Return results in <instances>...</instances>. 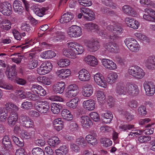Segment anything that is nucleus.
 I'll list each match as a JSON object with an SVG mask.
<instances>
[{
  "instance_id": "45",
  "label": "nucleus",
  "mask_w": 155,
  "mask_h": 155,
  "mask_svg": "<svg viewBox=\"0 0 155 155\" xmlns=\"http://www.w3.org/2000/svg\"><path fill=\"white\" fill-rule=\"evenodd\" d=\"M40 88H41V86L38 84H33L30 85V90L33 93L35 94L38 93Z\"/></svg>"
},
{
  "instance_id": "1",
  "label": "nucleus",
  "mask_w": 155,
  "mask_h": 155,
  "mask_svg": "<svg viewBox=\"0 0 155 155\" xmlns=\"http://www.w3.org/2000/svg\"><path fill=\"white\" fill-rule=\"evenodd\" d=\"M107 30L113 32V34L109 36L107 34L104 32L103 31L98 28L97 25L94 24L92 22L88 23V29H89L93 31H96L102 38H108L109 37V38L113 40H116L119 38L118 35H121L123 32V29L119 25L114 26V27L111 25L107 26L106 27Z\"/></svg>"
},
{
  "instance_id": "15",
  "label": "nucleus",
  "mask_w": 155,
  "mask_h": 155,
  "mask_svg": "<svg viewBox=\"0 0 155 155\" xmlns=\"http://www.w3.org/2000/svg\"><path fill=\"white\" fill-rule=\"evenodd\" d=\"M125 22L128 27L134 29H138L140 26L139 22L132 18H125Z\"/></svg>"
},
{
  "instance_id": "49",
  "label": "nucleus",
  "mask_w": 155,
  "mask_h": 155,
  "mask_svg": "<svg viewBox=\"0 0 155 155\" xmlns=\"http://www.w3.org/2000/svg\"><path fill=\"white\" fill-rule=\"evenodd\" d=\"M134 35L138 39L145 41L147 42L149 41V40L148 38L146 35L142 33L136 32L134 34Z\"/></svg>"
},
{
  "instance_id": "11",
  "label": "nucleus",
  "mask_w": 155,
  "mask_h": 155,
  "mask_svg": "<svg viewBox=\"0 0 155 155\" xmlns=\"http://www.w3.org/2000/svg\"><path fill=\"white\" fill-rule=\"evenodd\" d=\"M143 86L146 94L148 96L153 95L155 92V86L152 82L145 81Z\"/></svg>"
},
{
  "instance_id": "63",
  "label": "nucleus",
  "mask_w": 155,
  "mask_h": 155,
  "mask_svg": "<svg viewBox=\"0 0 155 155\" xmlns=\"http://www.w3.org/2000/svg\"><path fill=\"white\" fill-rule=\"evenodd\" d=\"M103 2L104 4L107 6L113 9L115 8V5L112 2V0H104Z\"/></svg>"
},
{
  "instance_id": "26",
  "label": "nucleus",
  "mask_w": 155,
  "mask_h": 155,
  "mask_svg": "<svg viewBox=\"0 0 155 155\" xmlns=\"http://www.w3.org/2000/svg\"><path fill=\"white\" fill-rule=\"evenodd\" d=\"M73 18V15L71 13H66L62 15L60 21L62 24L66 23L70 21Z\"/></svg>"
},
{
  "instance_id": "21",
  "label": "nucleus",
  "mask_w": 155,
  "mask_h": 155,
  "mask_svg": "<svg viewBox=\"0 0 155 155\" xmlns=\"http://www.w3.org/2000/svg\"><path fill=\"white\" fill-rule=\"evenodd\" d=\"M18 119V114L16 112L10 113L8 118V123L10 126H13L15 124Z\"/></svg>"
},
{
  "instance_id": "30",
  "label": "nucleus",
  "mask_w": 155,
  "mask_h": 155,
  "mask_svg": "<svg viewBox=\"0 0 155 155\" xmlns=\"http://www.w3.org/2000/svg\"><path fill=\"white\" fill-rule=\"evenodd\" d=\"M79 101V98L77 97H75L67 102L66 105L71 109H75L78 106Z\"/></svg>"
},
{
  "instance_id": "29",
  "label": "nucleus",
  "mask_w": 155,
  "mask_h": 155,
  "mask_svg": "<svg viewBox=\"0 0 155 155\" xmlns=\"http://www.w3.org/2000/svg\"><path fill=\"white\" fill-rule=\"evenodd\" d=\"M61 141L59 139L57 136L52 137L48 139V143L49 145L52 147H54L59 145Z\"/></svg>"
},
{
  "instance_id": "37",
  "label": "nucleus",
  "mask_w": 155,
  "mask_h": 155,
  "mask_svg": "<svg viewBox=\"0 0 155 155\" xmlns=\"http://www.w3.org/2000/svg\"><path fill=\"white\" fill-rule=\"evenodd\" d=\"M56 56L55 52L52 51L48 50L42 52L40 56L43 58H53Z\"/></svg>"
},
{
  "instance_id": "51",
  "label": "nucleus",
  "mask_w": 155,
  "mask_h": 155,
  "mask_svg": "<svg viewBox=\"0 0 155 155\" xmlns=\"http://www.w3.org/2000/svg\"><path fill=\"white\" fill-rule=\"evenodd\" d=\"M116 93L119 95H126L125 87H118L116 89Z\"/></svg>"
},
{
  "instance_id": "27",
  "label": "nucleus",
  "mask_w": 155,
  "mask_h": 155,
  "mask_svg": "<svg viewBox=\"0 0 155 155\" xmlns=\"http://www.w3.org/2000/svg\"><path fill=\"white\" fill-rule=\"evenodd\" d=\"M96 137V134L95 132L93 131L91 132L88 135V144L93 146L96 145L97 143Z\"/></svg>"
},
{
  "instance_id": "10",
  "label": "nucleus",
  "mask_w": 155,
  "mask_h": 155,
  "mask_svg": "<svg viewBox=\"0 0 155 155\" xmlns=\"http://www.w3.org/2000/svg\"><path fill=\"white\" fill-rule=\"evenodd\" d=\"M19 120L23 126L26 128H33L34 127L33 121L26 115H20L19 117Z\"/></svg>"
},
{
  "instance_id": "18",
  "label": "nucleus",
  "mask_w": 155,
  "mask_h": 155,
  "mask_svg": "<svg viewBox=\"0 0 155 155\" xmlns=\"http://www.w3.org/2000/svg\"><path fill=\"white\" fill-rule=\"evenodd\" d=\"M71 74V71L69 69H62L58 70L56 72L57 77L63 79L68 77Z\"/></svg>"
},
{
  "instance_id": "44",
  "label": "nucleus",
  "mask_w": 155,
  "mask_h": 155,
  "mask_svg": "<svg viewBox=\"0 0 155 155\" xmlns=\"http://www.w3.org/2000/svg\"><path fill=\"white\" fill-rule=\"evenodd\" d=\"M96 97L98 102L100 103H101L105 99V95L104 94V92L102 91H97Z\"/></svg>"
},
{
  "instance_id": "25",
  "label": "nucleus",
  "mask_w": 155,
  "mask_h": 155,
  "mask_svg": "<svg viewBox=\"0 0 155 155\" xmlns=\"http://www.w3.org/2000/svg\"><path fill=\"white\" fill-rule=\"evenodd\" d=\"M101 116L103 122L106 124L109 123L113 118L112 113L110 111H107L105 113L103 114Z\"/></svg>"
},
{
  "instance_id": "16",
  "label": "nucleus",
  "mask_w": 155,
  "mask_h": 155,
  "mask_svg": "<svg viewBox=\"0 0 155 155\" xmlns=\"http://www.w3.org/2000/svg\"><path fill=\"white\" fill-rule=\"evenodd\" d=\"M101 62L103 65L107 69L113 70L117 68L116 64L110 59L104 58L102 60Z\"/></svg>"
},
{
  "instance_id": "53",
  "label": "nucleus",
  "mask_w": 155,
  "mask_h": 155,
  "mask_svg": "<svg viewBox=\"0 0 155 155\" xmlns=\"http://www.w3.org/2000/svg\"><path fill=\"white\" fill-rule=\"evenodd\" d=\"M140 2L142 5H145L152 7L154 6V1L151 0H140Z\"/></svg>"
},
{
  "instance_id": "61",
  "label": "nucleus",
  "mask_w": 155,
  "mask_h": 155,
  "mask_svg": "<svg viewBox=\"0 0 155 155\" xmlns=\"http://www.w3.org/2000/svg\"><path fill=\"white\" fill-rule=\"evenodd\" d=\"M12 139L15 143L20 147H22L24 146L23 142L19 140V138L15 136H12Z\"/></svg>"
},
{
  "instance_id": "52",
  "label": "nucleus",
  "mask_w": 155,
  "mask_h": 155,
  "mask_svg": "<svg viewBox=\"0 0 155 155\" xmlns=\"http://www.w3.org/2000/svg\"><path fill=\"white\" fill-rule=\"evenodd\" d=\"M48 99L53 101H59L63 102L64 99L61 97L57 95H52L49 97Z\"/></svg>"
},
{
  "instance_id": "56",
  "label": "nucleus",
  "mask_w": 155,
  "mask_h": 155,
  "mask_svg": "<svg viewBox=\"0 0 155 155\" xmlns=\"http://www.w3.org/2000/svg\"><path fill=\"white\" fill-rule=\"evenodd\" d=\"M106 101L109 106L110 107H114L115 105L114 99L111 96H109Z\"/></svg>"
},
{
  "instance_id": "4",
  "label": "nucleus",
  "mask_w": 155,
  "mask_h": 155,
  "mask_svg": "<svg viewBox=\"0 0 155 155\" xmlns=\"http://www.w3.org/2000/svg\"><path fill=\"white\" fill-rule=\"evenodd\" d=\"M52 68L51 63L48 61H45L37 69L38 74L40 75H44L49 73Z\"/></svg>"
},
{
  "instance_id": "46",
  "label": "nucleus",
  "mask_w": 155,
  "mask_h": 155,
  "mask_svg": "<svg viewBox=\"0 0 155 155\" xmlns=\"http://www.w3.org/2000/svg\"><path fill=\"white\" fill-rule=\"evenodd\" d=\"M38 61L37 60H32L29 61L27 66L29 69H33L35 68L38 64Z\"/></svg>"
},
{
  "instance_id": "31",
  "label": "nucleus",
  "mask_w": 155,
  "mask_h": 155,
  "mask_svg": "<svg viewBox=\"0 0 155 155\" xmlns=\"http://www.w3.org/2000/svg\"><path fill=\"white\" fill-rule=\"evenodd\" d=\"M13 7L15 12L20 14L22 12L24 8L21 5V2L19 0H15L13 3Z\"/></svg>"
},
{
  "instance_id": "58",
  "label": "nucleus",
  "mask_w": 155,
  "mask_h": 155,
  "mask_svg": "<svg viewBox=\"0 0 155 155\" xmlns=\"http://www.w3.org/2000/svg\"><path fill=\"white\" fill-rule=\"evenodd\" d=\"M76 142L79 144L81 145L82 147L86 146V140H85L84 138L81 137L77 139L76 140Z\"/></svg>"
},
{
  "instance_id": "6",
  "label": "nucleus",
  "mask_w": 155,
  "mask_h": 155,
  "mask_svg": "<svg viewBox=\"0 0 155 155\" xmlns=\"http://www.w3.org/2000/svg\"><path fill=\"white\" fill-rule=\"evenodd\" d=\"M124 42L127 48L132 51L137 52L140 48L139 44L134 38H127L124 40Z\"/></svg>"
},
{
  "instance_id": "24",
  "label": "nucleus",
  "mask_w": 155,
  "mask_h": 155,
  "mask_svg": "<svg viewBox=\"0 0 155 155\" xmlns=\"http://www.w3.org/2000/svg\"><path fill=\"white\" fill-rule=\"evenodd\" d=\"M105 48L107 51L111 52L118 53L120 51L118 45L115 43L107 44L105 46Z\"/></svg>"
},
{
  "instance_id": "34",
  "label": "nucleus",
  "mask_w": 155,
  "mask_h": 155,
  "mask_svg": "<svg viewBox=\"0 0 155 155\" xmlns=\"http://www.w3.org/2000/svg\"><path fill=\"white\" fill-rule=\"evenodd\" d=\"M61 115L63 119L68 120L73 119V115L71 114V112L67 109H64L62 110Z\"/></svg>"
},
{
  "instance_id": "7",
  "label": "nucleus",
  "mask_w": 155,
  "mask_h": 155,
  "mask_svg": "<svg viewBox=\"0 0 155 155\" xmlns=\"http://www.w3.org/2000/svg\"><path fill=\"white\" fill-rule=\"evenodd\" d=\"M67 33L70 37L77 38L82 35L81 28L78 26L73 25L68 29Z\"/></svg>"
},
{
  "instance_id": "50",
  "label": "nucleus",
  "mask_w": 155,
  "mask_h": 155,
  "mask_svg": "<svg viewBox=\"0 0 155 155\" xmlns=\"http://www.w3.org/2000/svg\"><path fill=\"white\" fill-rule=\"evenodd\" d=\"M26 95H25L26 98H28L32 100H35L38 99V96L36 94H32L30 91H27L26 92Z\"/></svg>"
},
{
  "instance_id": "40",
  "label": "nucleus",
  "mask_w": 155,
  "mask_h": 155,
  "mask_svg": "<svg viewBox=\"0 0 155 155\" xmlns=\"http://www.w3.org/2000/svg\"><path fill=\"white\" fill-rule=\"evenodd\" d=\"M100 142L102 145L105 148L110 147L112 144V141L110 139L106 138H101Z\"/></svg>"
},
{
  "instance_id": "47",
  "label": "nucleus",
  "mask_w": 155,
  "mask_h": 155,
  "mask_svg": "<svg viewBox=\"0 0 155 155\" xmlns=\"http://www.w3.org/2000/svg\"><path fill=\"white\" fill-rule=\"evenodd\" d=\"M2 143L5 147H10L11 146V141L8 136L6 135L3 138Z\"/></svg>"
},
{
  "instance_id": "28",
  "label": "nucleus",
  "mask_w": 155,
  "mask_h": 155,
  "mask_svg": "<svg viewBox=\"0 0 155 155\" xmlns=\"http://www.w3.org/2000/svg\"><path fill=\"white\" fill-rule=\"evenodd\" d=\"M68 147L66 145H63L55 150V152L56 155H66L68 153Z\"/></svg>"
},
{
  "instance_id": "19",
  "label": "nucleus",
  "mask_w": 155,
  "mask_h": 155,
  "mask_svg": "<svg viewBox=\"0 0 155 155\" xmlns=\"http://www.w3.org/2000/svg\"><path fill=\"white\" fill-rule=\"evenodd\" d=\"M65 86V84L64 82H58L53 85V90L56 93L61 94L64 92Z\"/></svg>"
},
{
  "instance_id": "62",
  "label": "nucleus",
  "mask_w": 155,
  "mask_h": 155,
  "mask_svg": "<svg viewBox=\"0 0 155 155\" xmlns=\"http://www.w3.org/2000/svg\"><path fill=\"white\" fill-rule=\"evenodd\" d=\"M138 111V114L141 116L145 115L147 113L145 107L143 105L140 106L139 107Z\"/></svg>"
},
{
  "instance_id": "35",
  "label": "nucleus",
  "mask_w": 155,
  "mask_h": 155,
  "mask_svg": "<svg viewBox=\"0 0 155 155\" xmlns=\"http://www.w3.org/2000/svg\"><path fill=\"white\" fill-rule=\"evenodd\" d=\"M5 109L10 113L12 112H16L18 110V108L14 104L11 102H7L5 105Z\"/></svg>"
},
{
  "instance_id": "33",
  "label": "nucleus",
  "mask_w": 155,
  "mask_h": 155,
  "mask_svg": "<svg viewBox=\"0 0 155 155\" xmlns=\"http://www.w3.org/2000/svg\"><path fill=\"white\" fill-rule=\"evenodd\" d=\"M122 10L125 14L131 16H135L136 15L134 9L128 5H125L123 6Z\"/></svg>"
},
{
  "instance_id": "41",
  "label": "nucleus",
  "mask_w": 155,
  "mask_h": 155,
  "mask_svg": "<svg viewBox=\"0 0 155 155\" xmlns=\"http://www.w3.org/2000/svg\"><path fill=\"white\" fill-rule=\"evenodd\" d=\"M98 62L96 58L93 56L88 55V64L94 67L97 64Z\"/></svg>"
},
{
  "instance_id": "39",
  "label": "nucleus",
  "mask_w": 155,
  "mask_h": 155,
  "mask_svg": "<svg viewBox=\"0 0 155 155\" xmlns=\"http://www.w3.org/2000/svg\"><path fill=\"white\" fill-rule=\"evenodd\" d=\"M51 106L52 112L55 114H58L60 112L62 107L61 104L54 103H52Z\"/></svg>"
},
{
  "instance_id": "32",
  "label": "nucleus",
  "mask_w": 155,
  "mask_h": 155,
  "mask_svg": "<svg viewBox=\"0 0 155 155\" xmlns=\"http://www.w3.org/2000/svg\"><path fill=\"white\" fill-rule=\"evenodd\" d=\"M99 44L97 41L94 40L92 41L88 42V50L91 51H94L99 48Z\"/></svg>"
},
{
  "instance_id": "8",
  "label": "nucleus",
  "mask_w": 155,
  "mask_h": 155,
  "mask_svg": "<svg viewBox=\"0 0 155 155\" xmlns=\"http://www.w3.org/2000/svg\"><path fill=\"white\" fill-rule=\"evenodd\" d=\"M36 110L41 114H47L49 112L50 108L49 103L46 101H41L35 106Z\"/></svg>"
},
{
  "instance_id": "3",
  "label": "nucleus",
  "mask_w": 155,
  "mask_h": 155,
  "mask_svg": "<svg viewBox=\"0 0 155 155\" xmlns=\"http://www.w3.org/2000/svg\"><path fill=\"white\" fill-rule=\"evenodd\" d=\"M127 72L129 75L137 80L142 79L145 75L143 70L137 65H135L129 68Z\"/></svg>"
},
{
  "instance_id": "59",
  "label": "nucleus",
  "mask_w": 155,
  "mask_h": 155,
  "mask_svg": "<svg viewBox=\"0 0 155 155\" xmlns=\"http://www.w3.org/2000/svg\"><path fill=\"white\" fill-rule=\"evenodd\" d=\"M89 116L95 121H98L100 120L99 115L96 112H92L89 114Z\"/></svg>"
},
{
  "instance_id": "5",
  "label": "nucleus",
  "mask_w": 155,
  "mask_h": 155,
  "mask_svg": "<svg viewBox=\"0 0 155 155\" xmlns=\"http://www.w3.org/2000/svg\"><path fill=\"white\" fill-rule=\"evenodd\" d=\"M0 12L4 15L9 16L12 12V8L8 2H1L0 1Z\"/></svg>"
},
{
  "instance_id": "36",
  "label": "nucleus",
  "mask_w": 155,
  "mask_h": 155,
  "mask_svg": "<svg viewBox=\"0 0 155 155\" xmlns=\"http://www.w3.org/2000/svg\"><path fill=\"white\" fill-rule=\"evenodd\" d=\"M5 73L8 78L11 79L12 77L15 76L16 74L15 66L14 65L11 68H8Z\"/></svg>"
},
{
  "instance_id": "43",
  "label": "nucleus",
  "mask_w": 155,
  "mask_h": 155,
  "mask_svg": "<svg viewBox=\"0 0 155 155\" xmlns=\"http://www.w3.org/2000/svg\"><path fill=\"white\" fill-rule=\"evenodd\" d=\"M1 24H4L1 26V28L6 31L9 30L11 28V24L10 21L7 19L4 20Z\"/></svg>"
},
{
  "instance_id": "2",
  "label": "nucleus",
  "mask_w": 155,
  "mask_h": 155,
  "mask_svg": "<svg viewBox=\"0 0 155 155\" xmlns=\"http://www.w3.org/2000/svg\"><path fill=\"white\" fill-rule=\"evenodd\" d=\"M118 77L117 74L114 72H111L108 74L107 78V81L103 75L100 73H97L94 75L95 82L98 86L104 88L107 87L108 83L111 84L115 82Z\"/></svg>"
},
{
  "instance_id": "17",
  "label": "nucleus",
  "mask_w": 155,
  "mask_h": 155,
  "mask_svg": "<svg viewBox=\"0 0 155 155\" xmlns=\"http://www.w3.org/2000/svg\"><path fill=\"white\" fill-rule=\"evenodd\" d=\"M53 31L51 38V40L57 42L64 38V33L61 31L59 29H54Z\"/></svg>"
},
{
  "instance_id": "64",
  "label": "nucleus",
  "mask_w": 155,
  "mask_h": 155,
  "mask_svg": "<svg viewBox=\"0 0 155 155\" xmlns=\"http://www.w3.org/2000/svg\"><path fill=\"white\" fill-rule=\"evenodd\" d=\"M151 139V137L149 136H141L138 138V141L141 143H146L150 141Z\"/></svg>"
},
{
  "instance_id": "12",
  "label": "nucleus",
  "mask_w": 155,
  "mask_h": 155,
  "mask_svg": "<svg viewBox=\"0 0 155 155\" xmlns=\"http://www.w3.org/2000/svg\"><path fill=\"white\" fill-rule=\"evenodd\" d=\"M151 125L148 124L146 127V128L144 130H132L129 134L130 137H134L136 135H141L143 134L144 132V133L147 135H149L152 134L153 132L154 128H150Z\"/></svg>"
},
{
  "instance_id": "42",
  "label": "nucleus",
  "mask_w": 155,
  "mask_h": 155,
  "mask_svg": "<svg viewBox=\"0 0 155 155\" xmlns=\"http://www.w3.org/2000/svg\"><path fill=\"white\" fill-rule=\"evenodd\" d=\"M78 78L79 79L82 81H86L87 77V71L84 69L81 70L79 73Z\"/></svg>"
},
{
  "instance_id": "22",
  "label": "nucleus",
  "mask_w": 155,
  "mask_h": 155,
  "mask_svg": "<svg viewBox=\"0 0 155 155\" xmlns=\"http://www.w3.org/2000/svg\"><path fill=\"white\" fill-rule=\"evenodd\" d=\"M63 55L66 57L72 59H75L77 58V55L80 54H78L77 52H75V51L72 50L64 48L63 50Z\"/></svg>"
},
{
  "instance_id": "60",
  "label": "nucleus",
  "mask_w": 155,
  "mask_h": 155,
  "mask_svg": "<svg viewBox=\"0 0 155 155\" xmlns=\"http://www.w3.org/2000/svg\"><path fill=\"white\" fill-rule=\"evenodd\" d=\"M68 90L73 91L74 92L78 94L79 88L77 85L73 84L69 85L68 87Z\"/></svg>"
},
{
  "instance_id": "9",
  "label": "nucleus",
  "mask_w": 155,
  "mask_h": 155,
  "mask_svg": "<svg viewBox=\"0 0 155 155\" xmlns=\"http://www.w3.org/2000/svg\"><path fill=\"white\" fill-rule=\"evenodd\" d=\"M125 87L127 96H134L138 94L139 92L138 87L135 84H128Z\"/></svg>"
},
{
  "instance_id": "57",
  "label": "nucleus",
  "mask_w": 155,
  "mask_h": 155,
  "mask_svg": "<svg viewBox=\"0 0 155 155\" xmlns=\"http://www.w3.org/2000/svg\"><path fill=\"white\" fill-rule=\"evenodd\" d=\"M32 107L33 105L31 102L25 101L22 104L21 107L24 109L28 110L31 108Z\"/></svg>"
},
{
  "instance_id": "20",
  "label": "nucleus",
  "mask_w": 155,
  "mask_h": 155,
  "mask_svg": "<svg viewBox=\"0 0 155 155\" xmlns=\"http://www.w3.org/2000/svg\"><path fill=\"white\" fill-rule=\"evenodd\" d=\"M144 63L145 66L149 69H155V56H150L145 60Z\"/></svg>"
},
{
  "instance_id": "13",
  "label": "nucleus",
  "mask_w": 155,
  "mask_h": 155,
  "mask_svg": "<svg viewBox=\"0 0 155 155\" xmlns=\"http://www.w3.org/2000/svg\"><path fill=\"white\" fill-rule=\"evenodd\" d=\"M144 12L145 14L143 16V18L147 21L155 22V11L150 9L147 8L145 9Z\"/></svg>"
},
{
  "instance_id": "38",
  "label": "nucleus",
  "mask_w": 155,
  "mask_h": 155,
  "mask_svg": "<svg viewBox=\"0 0 155 155\" xmlns=\"http://www.w3.org/2000/svg\"><path fill=\"white\" fill-rule=\"evenodd\" d=\"M70 61L67 58H61L58 60L57 64L61 68L66 67L70 64Z\"/></svg>"
},
{
  "instance_id": "23",
  "label": "nucleus",
  "mask_w": 155,
  "mask_h": 155,
  "mask_svg": "<svg viewBox=\"0 0 155 155\" xmlns=\"http://www.w3.org/2000/svg\"><path fill=\"white\" fill-rule=\"evenodd\" d=\"M52 123L54 128L57 131H60L64 127V122L61 118H58L54 120Z\"/></svg>"
},
{
  "instance_id": "55",
  "label": "nucleus",
  "mask_w": 155,
  "mask_h": 155,
  "mask_svg": "<svg viewBox=\"0 0 155 155\" xmlns=\"http://www.w3.org/2000/svg\"><path fill=\"white\" fill-rule=\"evenodd\" d=\"M95 102L94 101L91 99L88 100V110H92L95 108Z\"/></svg>"
},
{
  "instance_id": "54",
  "label": "nucleus",
  "mask_w": 155,
  "mask_h": 155,
  "mask_svg": "<svg viewBox=\"0 0 155 155\" xmlns=\"http://www.w3.org/2000/svg\"><path fill=\"white\" fill-rule=\"evenodd\" d=\"M46 10L44 8H38L36 9L35 11V13L39 17H42L45 14Z\"/></svg>"
},
{
  "instance_id": "48",
  "label": "nucleus",
  "mask_w": 155,
  "mask_h": 155,
  "mask_svg": "<svg viewBox=\"0 0 155 155\" xmlns=\"http://www.w3.org/2000/svg\"><path fill=\"white\" fill-rule=\"evenodd\" d=\"M32 153L33 155H44L43 150L40 147H35L32 150Z\"/></svg>"
},
{
  "instance_id": "14",
  "label": "nucleus",
  "mask_w": 155,
  "mask_h": 155,
  "mask_svg": "<svg viewBox=\"0 0 155 155\" xmlns=\"http://www.w3.org/2000/svg\"><path fill=\"white\" fill-rule=\"evenodd\" d=\"M67 46L69 49L76 50L78 54H81L84 51L83 47L80 44L75 42H71L67 43Z\"/></svg>"
}]
</instances>
